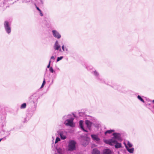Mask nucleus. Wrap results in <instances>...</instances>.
Returning <instances> with one entry per match:
<instances>
[{
	"instance_id": "1",
	"label": "nucleus",
	"mask_w": 154,
	"mask_h": 154,
	"mask_svg": "<svg viewBox=\"0 0 154 154\" xmlns=\"http://www.w3.org/2000/svg\"><path fill=\"white\" fill-rule=\"evenodd\" d=\"M112 135L114 137L111 139L104 140V143L110 146H112L116 143L117 140H121V134L119 133H114Z\"/></svg>"
},
{
	"instance_id": "2",
	"label": "nucleus",
	"mask_w": 154,
	"mask_h": 154,
	"mask_svg": "<svg viewBox=\"0 0 154 154\" xmlns=\"http://www.w3.org/2000/svg\"><path fill=\"white\" fill-rule=\"evenodd\" d=\"M65 120L64 124L67 126L74 127L75 126V123L73 122L74 118L71 115L65 116L63 118Z\"/></svg>"
},
{
	"instance_id": "3",
	"label": "nucleus",
	"mask_w": 154,
	"mask_h": 154,
	"mask_svg": "<svg viewBox=\"0 0 154 154\" xmlns=\"http://www.w3.org/2000/svg\"><path fill=\"white\" fill-rule=\"evenodd\" d=\"M76 142L74 140H70L68 142L67 150L68 151H72L76 149Z\"/></svg>"
},
{
	"instance_id": "4",
	"label": "nucleus",
	"mask_w": 154,
	"mask_h": 154,
	"mask_svg": "<svg viewBox=\"0 0 154 154\" xmlns=\"http://www.w3.org/2000/svg\"><path fill=\"white\" fill-rule=\"evenodd\" d=\"M4 26L6 32L10 34L11 31V24L8 21H5L4 23Z\"/></svg>"
},
{
	"instance_id": "5",
	"label": "nucleus",
	"mask_w": 154,
	"mask_h": 154,
	"mask_svg": "<svg viewBox=\"0 0 154 154\" xmlns=\"http://www.w3.org/2000/svg\"><path fill=\"white\" fill-rule=\"evenodd\" d=\"M30 98L34 105V110H35L36 109V106L37 103V100L38 99V95L37 94H35L32 96L30 97Z\"/></svg>"
},
{
	"instance_id": "6",
	"label": "nucleus",
	"mask_w": 154,
	"mask_h": 154,
	"mask_svg": "<svg viewBox=\"0 0 154 154\" xmlns=\"http://www.w3.org/2000/svg\"><path fill=\"white\" fill-rule=\"evenodd\" d=\"M57 133L62 139L64 140L66 138V133L65 131H57Z\"/></svg>"
},
{
	"instance_id": "7",
	"label": "nucleus",
	"mask_w": 154,
	"mask_h": 154,
	"mask_svg": "<svg viewBox=\"0 0 154 154\" xmlns=\"http://www.w3.org/2000/svg\"><path fill=\"white\" fill-rule=\"evenodd\" d=\"M52 33L53 36L55 38L58 39H60L61 37V35L56 30H53L52 31Z\"/></svg>"
},
{
	"instance_id": "8",
	"label": "nucleus",
	"mask_w": 154,
	"mask_h": 154,
	"mask_svg": "<svg viewBox=\"0 0 154 154\" xmlns=\"http://www.w3.org/2000/svg\"><path fill=\"white\" fill-rule=\"evenodd\" d=\"M54 48L56 50H59L60 51H61L60 45L59 44L58 41H56L54 46Z\"/></svg>"
},
{
	"instance_id": "9",
	"label": "nucleus",
	"mask_w": 154,
	"mask_h": 154,
	"mask_svg": "<svg viewBox=\"0 0 154 154\" xmlns=\"http://www.w3.org/2000/svg\"><path fill=\"white\" fill-rule=\"evenodd\" d=\"M92 73L96 77L97 79L100 82H102V79L99 76V74L98 72L96 70L94 71Z\"/></svg>"
},
{
	"instance_id": "10",
	"label": "nucleus",
	"mask_w": 154,
	"mask_h": 154,
	"mask_svg": "<svg viewBox=\"0 0 154 154\" xmlns=\"http://www.w3.org/2000/svg\"><path fill=\"white\" fill-rule=\"evenodd\" d=\"M124 144L125 145V147L127 149V150L129 152V153H133L134 152V148H129L126 145V143H124Z\"/></svg>"
},
{
	"instance_id": "11",
	"label": "nucleus",
	"mask_w": 154,
	"mask_h": 154,
	"mask_svg": "<svg viewBox=\"0 0 154 154\" xmlns=\"http://www.w3.org/2000/svg\"><path fill=\"white\" fill-rule=\"evenodd\" d=\"M113 87L115 89L117 90L123 92V91L122 90V88L119 85H115L113 86Z\"/></svg>"
},
{
	"instance_id": "12",
	"label": "nucleus",
	"mask_w": 154,
	"mask_h": 154,
	"mask_svg": "<svg viewBox=\"0 0 154 154\" xmlns=\"http://www.w3.org/2000/svg\"><path fill=\"white\" fill-rule=\"evenodd\" d=\"M85 123L87 125V128L89 129H91V126L92 123L90 121L86 120L85 121Z\"/></svg>"
},
{
	"instance_id": "13",
	"label": "nucleus",
	"mask_w": 154,
	"mask_h": 154,
	"mask_svg": "<svg viewBox=\"0 0 154 154\" xmlns=\"http://www.w3.org/2000/svg\"><path fill=\"white\" fill-rule=\"evenodd\" d=\"M92 139L94 141L98 142L100 140V138L98 137V136L95 134H91V135Z\"/></svg>"
},
{
	"instance_id": "14",
	"label": "nucleus",
	"mask_w": 154,
	"mask_h": 154,
	"mask_svg": "<svg viewBox=\"0 0 154 154\" xmlns=\"http://www.w3.org/2000/svg\"><path fill=\"white\" fill-rule=\"evenodd\" d=\"M56 149L59 154H63L65 152V150L64 148H56Z\"/></svg>"
},
{
	"instance_id": "15",
	"label": "nucleus",
	"mask_w": 154,
	"mask_h": 154,
	"mask_svg": "<svg viewBox=\"0 0 154 154\" xmlns=\"http://www.w3.org/2000/svg\"><path fill=\"white\" fill-rule=\"evenodd\" d=\"M83 121L80 120L79 121V124L80 127V128H81V129L83 131H85V132H87L88 131L87 130H85L84 129V128H83Z\"/></svg>"
},
{
	"instance_id": "16",
	"label": "nucleus",
	"mask_w": 154,
	"mask_h": 154,
	"mask_svg": "<svg viewBox=\"0 0 154 154\" xmlns=\"http://www.w3.org/2000/svg\"><path fill=\"white\" fill-rule=\"evenodd\" d=\"M104 154H111L112 151L109 149H105L103 150Z\"/></svg>"
},
{
	"instance_id": "17",
	"label": "nucleus",
	"mask_w": 154,
	"mask_h": 154,
	"mask_svg": "<svg viewBox=\"0 0 154 154\" xmlns=\"http://www.w3.org/2000/svg\"><path fill=\"white\" fill-rule=\"evenodd\" d=\"M114 144H115V146L116 148L118 149L122 147L121 144L120 143H118L117 141H116V143Z\"/></svg>"
},
{
	"instance_id": "18",
	"label": "nucleus",
	"mask_w": 154,
	"mask_h": 154,
	"mask_svg": "<svg viewBox=\"0 0 154 154\" xmlns=\"http://www.w3.org/2000/svg\"><path fill=\"white\" fill-rule=\"evenodd\" d=\"M92 154H100V152L97 149H94L92 152Z\"/></svg>"
},
{
	"instance_id": "19",
	"label": "nucleus",
	"mask_w": 154,
	"mask_h": 154,
	"mask_svg": "<svg viewBox=\"0 0 154 154\" xmlns=\"http://www.w3.org/2000/svg\"><path fill=\"white\" fill-rule=\"evenodd\" d=\"M124 143H125L127 146L130 148H131L133 146L132 144L131 143L128 141H126Z\"/></svg>"
},
{
	"instance_id": "20",
	"label": "nucleus",
	"mask_w": 154,
	"mask_h": 154,
	"mask_svg": "<svg viewBox=\"0 0 154 154\" xmlns=\"http://www.w3.org/2000/svg\"><path fill=\"white\" fill-rule=\"evenodd\" d=\"M144 105L147 108L150 109H151L152 108V106H151V104L150 103H145Z\"/></svg>"
},
{
	"instance_id": "21",
	"label": "nucleus",
	"mask_w": 154,
	"mask_h": 154,
	"mask_svg": "<svg viewBox=\"0 0 154 154\" xmlns=\"http://www.w3.org/2000/svg\"><path fill=\"white\" fill-rule=\"evenodd\" d=\"M88 139V138H86V140H84V143L82 141V145H83L84 146H85L88 144V141L87 140Z\"/></svg>"
},
{
	"instance_id": "22",
	"label": "nucleus",
	"mask_w": 154,
	"mask_h": 154,
	"mask_svg": "<svg viewBox=\"0 0 154 154\" xmlns=\"http://www.w3.org/2000/svg\"><path fill=\"white\" fill-rule=\"evenodd\" d=\"M115 131L114 130H107L105 132V135L106 134H111L112 132H113Z\"/></svg>"
},
{
	"instance_id": "23",
	"label": "nucleus",
	"mask_w": 154,
	"mask_h": 154,
	"mask_svg": "<svg viewBox=\"0 0 154 154\" xmlns=\"http://www.w3.org/2000/svg\"><path fill=\"white\" fill-rule=\"evenodd\" d=\"M26 107V104L25 103H24L22 104L20 106V108L21 109H25Z\"/></svg>"
},
{
	"instance_id": "24",
	"label": "nucleus",
	"mask_w": 154,
	"mask_h": 154,
	"mask_svg": "<svg viewBox=\"0 0 154 154\" xmlns=\"http://www.w3.org/2000/svg\"><path fill=\"white\" fill-rule=\"evenodd\" d=\"M137 98L139 100H140L143 103L145 102L144 100L142 98L140 95H138L137 97Z\"/></svg>"
},
{
	"instance_id": "25",
	"label": "nucleus",
	"mask_w": 154,
	"mask_h": 154,
	"mask_svg": "<svg viewBox=\"0 0 154 154\" xmlns=\"http://www.w3.org/2000/svg\"><path fill=\"white\" fill-rule=\"evenodd\" d=\"M49 71L50 72L52 73H55V72L53 68L52 67H51L49 69Z\"/></svg>"
},
{
	"instance_id": "26",
	"label": "nucleus",
	"mask_w": 154,
	"mask_h": 154,
	"mask_svg": "<svg viewBox=\"0 0 154 154\" xmlns=\"http://www.w3.org/2000/svg\"><path fill=\"white\" fill-rule=\"evenodd\" d=\"M62 49L63 51H68V49L67 48H66V49H65V47L64 45H63L62 46Z\"/></svg>"
},
{
	"instance_id": "27",
	"label": "nucleus",
	"mask_w": 154,
	"mask_h": 154,
	"mask_svg": "<svg viewBox=\"0 0 154 154\" xmlns=\"http://www.w3.org/2000/svg\"><path fill=\"white\" fill-rule=\"evenodd\" d=\"M60 139L58 137H57L56 138V140L55 142V143H56L57 142H58V141H60Z\"/></svg>"
},
{
	"instance_id": "28",
	"label": "nucleus",
	"mask_w": 154,
	"mask_h": 154,
	"mask_svg": "<svg viewBox=\"0 0 154 154\" xmlns=\"http://www.w3.org/2000/svg\"><path fill=\"white\" fill-rule=\"evenodd\" d=\"M63 57L61 56L60 57H58L57 59V62L59 61L60 60H62L63 58Z\"/></svg>"
},
{
	"instance_id": "29",
	"label": "nucleus",
	"mask_w": 154,
	"mask_h": 154,
	"mask_svg": "<svg viewBox=\"0 0 154 154\" xmlns=\"http://www.w3.org/2000/svg\"><path fill=\"white\" fill-rule=\"evenodd\" d=\"M51 60H50L49 61L48 64V66H47V68H49V69L51 67H50V64H51Z\"/></svg>"
},
{
	"instance_id": "30",
	"label": "nucleus",
	"mask_w": 154,
	"mask_h": 154,
	"mask_svg": "<svg viewBox=\"0 0 154 154\" xmlns=\"http://www.w3.org/2000/svg\"><path fill=\"white\" fill-rule=\"evenodd\" d=\"M55 57L54 56H52L51 57V60H55Z\"/></svg>"
},
{
	"instance_id": "31",
	"label": "nucleus",
	"mask_w": 154,
	"mask_h": 154,
	"mask_svg": "<svg viewBox=\"0 0 154 154\" xmlns=\"http://www.w3.org/2000/svg\"><path fill=\"white\" fill-rule=\"evenodd\" d=\"M39 13H40V16H43V14L42 13V12L41 10H40V11H39Z\"/></svg>"
},
{
	"instance_id": "32",
	"label": "nucleus",
	"mask_w": 154,
	"mask_h": 154,
	"mask_svg": "<svg viewBox=\"0 0 154 154\" xmlns=\"http://www.w3.org/2000/svg\"><path fill=\"white\" fill-rule=\"evenodd\" d=\"M45 78H44V80H43V83H42V84H43L44 85H45Z\"/></svg>"
},
{
	"instance_id": "33",
	"label": "nucleus",
	"mask_w": 154,
	"mask_h": 154,
	"mask_svg": "<svg viewBox=\"0 0 154 154\" xmlns=\"http://www.w3.org/2000/svg\"><path fill=\"white\" fill-rule=\"evenodd\" d=\"M36 9L39 11H40L41 10L38 7H36Z\"/></svg>"
},
{
	"instance_id": "34",
	"label": "nucleus",
	"mask_w": 154,
	"mask_h": 154,
	"mask_svg": "<svg viewBox=\"0 0 154 154\" xmlns=\"http://www.w3.org/2000/svg\"><path fill=\"white\" fill-rule=\"evenodd\" d=\"M44 85L43 84H42L40 88H42L44 86Z\"/></svg>"
},
{
	"instance_id": "35",
	"label": "nucleus",
	"mask_w": 154,
	"mask_h": 154,
	"mask_svg": "<svg viewBox=\"0 0 154 154\" xmlns=\"http://www.w3.org/2000/svg\"><path fill=\"white\" fill-rule=\"evenodd\" d=\"M41 2L42 3V4H43V2L42 1V0H40Z\"/></svg>"
},
{
	"instance_id": "36",
	"label": "nucleus",
	"mask_w": 154,
	"mask_h": 154,
	"mask_svg": "<svg viewBox=\"0 0 154 154\" xmlns=\"http://www.w3.org/2000/svg\"><path fill=\"white\" fill-rule=\"evenodd\" d=\"M3 139V138H1L0 139V142L1 141V140Z\"/></svg>"
},
{
	"instance_id": "37",
	"label": "nucleus",
	"mask_w": 154,
	"mask_h": 154,
	"mask_svg": "<svg viewBox=\"0 0 154 154\" xmlns=\"http://www.w3.org/2000/svg\"><path fill=\"white\" fill-rule=\"evenodd\" d=\"M152 103H154V100H153L152 101Z\"/></svg>"
},
{
	"instance_id": "38",
	"label": "nucleus",
	"mask_w": 154,
	"mask_h": 154,
	"mask_svg": "<svg viewBox=\"0 0 154 154\" xmlns=\"http://www.w3.org/2000/svg\"><path fill=\"white\" fill-rule=\"evenodd\" d=\"M57 69H58V70H60V69H59V68H57Z\"/></svg>"
},
{
	"instance_id": "39",
	"label": "nucleus",
	"mask_w": 154,
	"mask_h": 154,
	"mask_svg": "<svg viewBox=\"0 0 154 154\" xmlns=\"http://www.w3.org/2000/svg\"><path fill=\"white\" fill-rule=\"evenodd\" d=\"M153 107H154V106H153Z\"/></svg>"
}]
</instances>
